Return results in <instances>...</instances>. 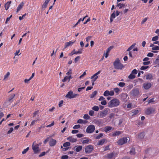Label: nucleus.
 Returning <instances> with one entry per match:
<instances>
[{
  "instance_id": "473e14b6",
  "label": "nucleus",
  "mask_w": 159,
  "mask_h": 159,
  "mask_svg": "<svg viewBox=\"0 0 159 159\" xmlns=\"http://www.w3.org/2000/svg\"><path fill=\"white\" fill-rule=\"evenodd\" d=\"M152 79V75L151 74H148L146 75V79L147 80H151Z\"/></svg>"
},
{
  "instance_id": "c03bdc74",
  "label": "nucleus",
  "mask_w": 159,
  "mask_h": 159,
  "mask_svg": "<svg viewBox=\"0 0 159 159\" xmlns=\"http://www.w3.org/2000/svg\"><path fill=\"white\" fill-rule=\"evenodd\" d=\"M83 118L86 120H88L90 118V116L88 114H85L84 115Z\"/></svg>"
},
{
  "instance_id": "c756f323",
  "label": "nucleus",
  "mask_w": 159,
  "mask_h": 159,
  "mask_svg": "<svg viewBox=\"0 0 159 159\" xmlns=\"http://www.w3.org/2000/svg\"><path fill=\"white\" fill-rule=\"evenodd\" d=\"M91 140V139H87L84 140L82 141V143L83 144H88L89 143V142Z\"/></svg>"
},
{
  "instance_id": "09e8293b",
  "label": "nucleus",
  "mask_w": 159,
  "mask_h": 159,
  "mask_svg": "<svg viewBox=\"0 0 159 159\" xmlns=\"http://www.w3.org/2000/svg\"><path fill=\"white\" fill-rule=\"evenodd\" d=\"M80 125H75L73 127L74 129H78L80 128Z\"/></svg>"
},
{
  "instance_id": "b1692460",
  "label": "nucleus",
  "mask_w": 159,
  "mask_h": 159,
  "mask_svg": "<svg viewBox=\"0 0 159 159\" xmlns=\"http://www.w3.org/2000/svg\"><path fill=\"white\" fill-rule=\"evenodd\" d=\"M24 3L23 2L21 3L18 6L16 12L17 13L19 11H20L21 9H22L24 6Z\"/></svg>"
},
{
  "instance_id": "79ce46f5",
  "label": "nucleus",
  "mask_w": 159,
  "mask_h": 159,
  "mask_svg": "<svg viewBox=\"0 0 159 159\" xmlns=\"http://www.w3.org/2000/svg\"><path fill=\"white\" fill-rule=\"evenodd\" d=\"M118 86L121 87H124L125 85V83L124 82H119L118 84Z\"/></svg>"
},
{
  "instance_id": "6ab92c4d",
  "label": "nucleus",
  "mask_w": 159,
  "mask_h": 159,
  "mask_svg": "<svg viewBox=\"0 0 159 159\" xmlns=\"http://www.w3.org/2000/svg\"><path fill=\"white\" fill-rule=\"evenodd\" d=\"M113 48V46H111L109 47L106 50V52L105 54V57L107 58L109 55V53L110 51Z\"/></svg>"
},
{
  "instance_id": "37998d69",
  "label": "nucleus",
  "mask_w": 159,
  "mask_h": 159,
  "mask_svg": "<svg viewBox=\"0 0 159 159\" xmlns=\"http://www.w3.org/2000/svg\"><path fill=\"white\" fill-rule=\"evenodd\" d=\"M10 75V73L8 72H7L6 74L4 75L3 80H5L6 79H7Z\"/></svg>"
},
{
  "instance_id": "4d7b16f0",
  "label": "nucleus",
  "mask_w": 159,
  "mask_h": 159,
  "mask_svg": "<svg viewBox=\"0 0 159 159\" xmlns=\"http://www.w3.org/2000/svg\"><path fill=\"white\" fill-rule=\"evenodd\" d=\"M114 92L113 91L111 90L109 91V95L110 96H113L114 95Z\"/></svg>"
},
{
  "instance_id": "f03ea898",
  "label": "nucleus",
  "mask_w": 159,
  "mask_h": 159,
  "mask_svg": "<svg viewBox=\"0 0 159 159\" xmlns=\"http://www.w3.org/2000/svg\"><path fill=\"white\" fill-rule=\"evenodd\" d=\"M120 103L119 100L117 98H114L109 102L108 106L110 108L116 107L119 105Z\"/></svg>"
},
{
  "instance_id": "7c9ffc66",
  "label": "nucleus",
  "mask_w": 159,
  "mask_h": 159,
  "mask_svg": "<svg viewBox=\"0 0 159 159\" xmlns=\"http://www.w3.org/2000/svg\"><path fill=\"white\" fill-rule=\"evenodd\" d=\"M135 152V149L134 148H133L130 151V153L131 155H134Z\"/></svg>"
},
{
  "instance_id": "72a5a7b5",
  "label": "nucleus",
  "mask_w": 159,
  "mask_h": 159,
  "mask_svg": "<svg viewBox=\"0 0 159 159\" xmlns=\"http://www.w3.org/2000/svg\"><path fill=\"white\" fill-rule=\"evenodd\" d=\"M67 80L68 81V82L70 81H69L68 76H66L64 77L63 79L62 80V81L63 82H65Z\"/></svg>"
},
{
  "instance_id": "0e129e2a",
  "label": "nucleus",
  "mask_w": 159,
  "mask_h": 159,
  "mask_svg": "<svg viewBox=\"0 0 159 159\" xmlns=\"http://www.w3.org/2000/svg\"><path fill=\"white\" fill-rule=\"evenodd\" d=\"M46 154V152H42L39 155V157H41L45 155Z\"/></svg>"
},
{
  "instance_id": "49530a36",
  "label": "nucleus",
  "mask_w": 159,
  "mask_h": 159,
  "mask_svg": "<svg viewBox=\"0 0 159 159\" xmlns=\"http://www.w3.org/2000/svg\"><path fill=\"white\" fill-rule=\"evenodd\" d=\"M98 76H94L93 75V76H91V79H93V81H95L96 80L98 79Z\"/></svg>"
},
{
  "instance_id": "e433bc0d",
  "label": "nucleus",
  "mask_w": 159,
  "mask_h": 159,
  "mask_svg": "<svg viewBox=\"0 0 159 159\" xmlns=\"http://www.w3.org/2000/svg\"><path fill=\"white\" fill-rule=\"evenodd\" d=\"M135 45V43H133L131 46H130L127 50V51H130L133 48Z\"/></svg>"
},
{
  "instance_id": "e2e57ef3",
  "label": "nucleus",
  "mask_w": 159,
  "mask_h": 159,
  "mask_svg": "<svg viewBox=\"0 0 159 159\" xmlns=\"http://www.w3.org/2000/svg\"><path fill=\"white\" fill-rule=\"evenodd\" d=\"M101 103L103 105H105L107 104L106 101L105 100H104L102 101Z\"/></svg>"
},
{
  "instance_id": "bb28decb",
  "label": "nucleus",
  "mask_w": 159,
  "mask_h": 159,
  "mask_svg": "<svg viewBox=\"0 0 159 159\" xmlns=\"http://www.w3.org/2000/svg\"><path fill=\"white\" fill-rule=\"evenodd\" d=\"M97 91H94L90 95V98H93L97 95Z\"/></svg>"
},
{
  "instance_id": "5701e85b",
  "label": "nucleus",
  "mask_w": 159,
  "mask_h": 159,
  "mask_svg": "<svg viewBox=\"0 0 159 159\" xmlns=\"http://www.w3.org/2000/svg\"><path fill=\"white\" fill-rule=\"evenodd\" d=\"M75 147L76 148L75 150L77 152L80 151L83 148L82 146L81 145L76 146H75Z\"/></svg>"
},
{
  "instance_id": "69168bd1",
  "label": "nucleus",
  "mask_w": 159,
  "mask_h": 159,
  "mask_svg": "<svg viewBox=\"0 0 159 159\" xmlns=\"http://www.w3.org/2000/svg\"><path fill=\"white\" fill-rule=\"evenodd\" d=\"M71 69H70L69 71L66 73V74L68 75H70L72 74Z\"/></svg>"
},
{
  "instance_id": "4c0bfd02",
  "label": "nucleus",
  "mask_w": 159,
  "mask_h": 159,
  "mask_svg": "<svg viewBox=\"0 0 159 159\" xmlns=\"http://www.w3.org/2000/svg\"><path fill=\"white\" fill-rule=\"evenodd\" d=\"M70 143L69 142H65L63 144V146L64 147H67L69 146H70Z\"/></svg>"
},
{
  "instance_id": "412c9836",
  "label": "nucleus",
  "mask_w": 159,
  "mask_h": 159,
  "mask_svg": "<svg viewBox=\"0 0 159 159\" xmlns=\"http://www.w3.org/2000/svg\"><path fill=\"white\" fill-rule=\"evenodd\" d=\"M82 53L81 50H78L77 51H75V50H73L72 52L70 54V56H72L74 54H81Z\"/></svg>"
},
{
  "instance_id": "a211bd4d",
  "label": "nucleus",
  "mask_w": 159,
  "mask_h": 159,
  "mask_svg": "<svg viewBox=\"0 0 159 159\" xmlns=\"http://www.w3.org/2000/svg\"><path fill=\"white\" fill-rule=\"evenodd\" d=\"M67 139L70 142L73 143L77 141V139H76L74 138L71 136H69L67 138Z\"/></svg>"
},
{
  "instance_id": "864d4df0",
  "label": "nucleus",
  "mask_w": 159,
  "mask_h": 159,
  "mask_svg": "<svg viewBox=\"0 0 159 159\" xmlns=\"http://www.w3.org/2000/svg\"><path fill=\"white\" fill-rule=\"evenodd\" d=\"M80 57L78 56L75 59V63H76L80 59Z\"/></svg>"
},
{
  "instance_id": "bf43d9fd",
  "label": "nucleus",
  "mask_w": 159,
  "mask_h": 159,
  "mask_svg": "<svg viewBox=\"0 0 159 159\" xmlns=\"http://www.w3.org/2000/svg\"><path fill=\"white\" fill-rule=\"evenodd\" d=\"M152 49L153 50H159V47L158 46H155L152 47Z\"/></svg>"
},
{
  "instance_id": "423d86ee",
  "label": "nucleus",
  "mask_w": 159,
  "mask_h": 159,
  "mask_svg": "<svg viewBox=\"0 0 159 159\" xmlns=\"http://www.w3.org/2000/svg\"><path fill=\"white\" fill-rule=\"evenodd\" d=\"M93 146L91 145H89L85 147V152L86 154H89L93 151Z\"/></svg>"
},
{
  "instance_id": "de8ad7c7",
  "label": "nucleus",
  "mask_w": 159,
  "mask_h": 159,
  "mask_svg": "<svg viewBox=\"0 0 159 159\" xmlns=\"http://www.w3.org/2000/svg\"><path fill=\"white\" fill-rule=\"evenodd\" d=\"M29 149V147H27L26 149H24V150L22 152V154H25L28 151Z\"/></svg>"
},
{
  "instance_id": "8fccbe9b",
  "label": "nucleus",
  "mask_w": 159,
  "mask_h": 159,
  "mask_svg": "<svg viewBox=\"0 0 159 159\" xmlns=\"http://www.w3.org/2000/svg\"><path fill=\"white\" fill-rule=\"evenodd\" d=\"M148 67L149 66H143L141 67L140 69L142 70H144L147 69Z\"/></svg>"
},
{
  "instance_id": "603ef678",
  "label": "nucleus",
  "mask_w": 159,
  "mask_h": 159,
  "mask_svg": "<svg viewBox=\"0 0 159 159\" xmlns=\"http://www.w3.org/2000/svg\"><path fill=\"white\" fill-rule=\"evenodd\" d=\"M13 130V129L12 127H11L10 128L9 130L7 132V134H11Z\"/></svg>"
},
{
  "instance_id": "5fc2aeb1",
  "label": "nucleus",
  "mask_w": 159,
  "mask_h": 159,
  "mask_svg": "<svg viewBox=\"0 0 159 159\" xmlns=\"http://www.w3.org/2000/svg\"><path fill=\"white\" fill-rule=\"evenodd\" d=\"M69 158V157L67 155H62L61 157L62 159H67Z\"/></svg>"
},
{
  "instance_id": "2eb2a0df",
  "label": "nucleus",
  "mask_w": 159,
  "mask_h": 159,
  "mask_svg": "<svg viewBox=\"0 0 159 159\" xmlns=\"http://www.w3.org/2000/svg\"><path fill=\"white\" fill-rule=\"evenodd\" d=\"M152 86L151 84L150 83H145L143 84V87L145 89H148Z\"/></svg>"
},
{
  "instance_id": "ea45409f",
  "label": "nucleus",
  "mask_w": 159,
  "mask_h": 159,
  "mask_svg": "<svg viewBox=\"0 0 159 159\" xmlns=\"http://www.w3.org/2000/svg\"><path fill=\"white\" fill-rule=\"evenodd\" d=\"M114 91L118 94L119 93L120 90L118 88H116L114 89Z\"/></svg>"
},
{
  "instance_id": "a19ab883",
  "label": "nucleus",
  "mask_w": 159,
  "mask_h": 159,
  "mask_svg": "<svg viewBox=\"0 0 159 159\" xmlns=\"http://www.w3.org/2000/svg\"><path fill=\"white\" fill-rule=\"evenodd\" d=\"M103 95L105 97L109 96V91L107 90L105 91L104 92Z\"/></svg>"
},
{
  "instance_id": "a878e982",
  "label": "nucleus",
  "mask_w": 159,
  "mask_h": 159,
  "mask_svg": "<svg viewBox=\"0 0 159 159\" xmlns=\"http://www.w3.org/2000/svg\"><path fill=\"white\" fill-rule=\"evenodd\" d=\"M11 3V1L8 2L5 5V9L7 10L9 8L10 5Z\"/></svg>"
},
{
  "instance_id": "338daca9",
  "label": "nucleus",
  "mask_w": 159,
  "mask_h": 159,
  "mask_svg": "<svg viewBox=\"0 0 159 159\" xmlns=\"http://www.w3.org/2000/svg\"><path fill=\"white\" fill-rule=\"evenodd\" d=\"M155 63L156 64H159V55L157 57V58L155 60Z\"/></svg>"
},
{
  "instance_id": "aec40b11",
  "label": "nucleus",
  "mask_w": 159,
  "mask_h": 159,
  "mask_svg": "<svg viewBox=\"0 0 159 159\" xmlns=\"http://www.w3.org/2000/svg\"><path fill=\"white\" fill-rule=\"evenodd\" d=\"M74 43V42L70 41L68 42L65 43L64 49H66V48L69 46H71Z\"/></svg>"
},
{
  "instance_id": "9b49d317",
  "label": "nucleus",
  "mask_w": 159,
  "mask_h": 159,
  "mask_svg": "<svg viewBox=\"0 0 159 159\" xmlns=\"http://www.w3.org/2000/svg\"><path fill=\"white\" fill-rule=\"evenodd\" d=\"M95 129V126L93 125H90L87 127L86 132L88 133H91L94 131Z\"/></svg>"
},
{
  "instance_id": "c9c22d12",
  "label": "nucleus",
  "mask_w": 159,
  "mask_h": 159,
  "mask_svg": "<svg viewBox=\"0 0 159 159\" xmlns=\"http://www.w3.org/2000/svg\"><path fill=\"white\" fill-rule=\"evenodd\" d=\"M135 77V75L132 73L129 76L128 78L130 79H133Z\"/></svg>"
},
{
  "instance_id": "cd10ccee",
  "label": "nucleus",
  "mask_w": 159,
  "mask_h": 159,
  "mask_svg": "<svg viewBox=\"0 0 159 159\" xmlns=\"http://www.w3.org/2000/svg\"><path fill=\"white\" fill-rule=\"evenodd\" d=\"M48 3L47 0H46L45 2L43 4L42 8L43 9H45L47 7V5Z\"/></svg>"
},
{
  "instance_id": "680f3d73",
  "label": "nucleus",
  "mask_w": 159,
  "mask_h": 159,
  "mask_svg": "<svg viewBox=\"0 0 159 159\" xmlns=\"http://www.w3.org/2000/svg\"><path fill=\"white\" fill-rule=\"evenodd\" d=\"M153 54L152 52L148 53L147 55V56L150 57H152L153 56Z\"/></svg>"
},
{
  "instance_id": "052dcab7",
  "label": "nucleus",
  "mask_w": 159,
  "mask_h": 159,
  "mask_svg": "<svg viewBox=\"0 0 159 159\" xmlns=\"http://www.w3.org/2000/svg\"><path fill=\"white\" fill-rule=\"evenodd\" d=\"M79 131L77 130H73L71 131V133L73 134H75L78 133Z\"/></svg>"
},
{
  "instance_id": "6e6552de",
  "label": "nucleus",
  "mask_w": 159,
  "mask_h": 159,
  "mask_svg": "<svg viewBox=\"0 0 159 159\" xmlns=\"http://www.w3.org/2000/svg\"><path fill=\"white\" fill-rule=\"evenodd\" d=\"M117 155L116 153L112 152L105 155L104 157L105 158L108 159H115Z\"/></svg>"
},
{
  "instance_id": "6e6d98bb",
  "label": "nucleus",
  "mask_w": 159,
  "mask_h": 159,
  "mask_svg": "<svg viewBox=\"0 0 159 159\" xmlns=\"http://www.w3.org/2000/svg\"><path fill=\"white\" fill-rule=\"evenodd\" d=\"M131 73L135 75L137 73V71L136 69H134L132 71Z\"/></svg>"
},
{
  "instance_id": "9d476101",
  "label": "nucleus",
  "mask_w": 159,
  "mask_h": 159,
  "mask_svg": "<svg viewBox=\"0 0 159 159\" xmlns=\"http://www.w3.org/2000/svg\"><path fill=\"white\" fill-rule=\"evenodd\" d=\"M155 111L154 108L151 107H148L145 110V113L147 115H150L154 113Z\"/></svg>"
},
{
  "instance_id": "58836bf2",
  "label": "nucleus",
  "mask_w": 159,
  "mask_h": 159,
  "mask_svg": "<svg viewBox=\"0 0 159 159\" xmlns=\"http://www.w3.org/2000/svg\"><path fill=\"white\" fill-rule=\"evenodd\" d=\"M103 136V134L102 133H101L99 134L96 136L95 139H99L101 138L102 137V136Z\"/></svg>"
},
{
  "instance_id": "dca6fc26",
  "label": "nucleus",
  "mask_w": 159,
  "mask_h": 159,
  "mask_svg": "<svg viewBox=\"0 0 159 159\" xmlns=\"http://www.w3.org/2000/svg\"><path fill=\"white\" fill-rule=\"evenodd\" d=\"M49 145L51 147H53L57 143V141L53 139H51L49 142Z\"/></svg>"
},
{
  "instance_id": "f8f14e48",
  "label": "nucleus",
  "mask_w": 159,
  "mask_h": 159,
  "mask_svg": "<svg viewBox=\"0 0 159 159\" xmlns=\"http://www.w3.org/2000/svg\"><path fill=\"white\" fill-rule=\"evenodd\" d=\"M109 110L108 108H105L103 110L100 112L99 113V117L103 118L105 117L107 114Z\"/></svg>"
},
{
  "instance_id": "f704fd0d",
  "label": "nucleus",
  "mask_w": 159,
  "mask_h": 159,
  "mask_svg": "<svg viewBox=\"0 0 159 159\" xmlns=\"http://www.w3.org/2000/svg\"><path fill=\"white\" fill-rule=\"evenodd\" d=\"M117 6L119 7V9H121L122 7H125V4L119 3L117 5Z\"/></svg>"
},
{
  "instance_id": "ddd939ff",
  "label": "nucleus",
  "mask_w": 159,
  "mask_h": 159,
  "mask_svg": "<svg viewBox=\"0 0 159 159\" xmlns=\"http://www.w3.org/2000/svg\"><path fill=\"white\" fill-rule=\"evenodd\" d=\"M122 133V132L121 131H116L114 132H113L111 134H110L109 135L111 137H114L119 135Z\"/></svg>"
},
{
  "instance_id": "7ed1b4c3",
  "label": "nucleus",
  "mask_w": 159,
  "mask_h": 159,
  "mask_svg": "<svg viewBox=\"0 0 159 159\" xmlns=\"http://www.w3.org/2000/svg\"><path fill=\"white\" fill-rule=\"evenodd\" d=\"M145 153H153V155L156 156L159 152V149H153L151 148H148L145 150Z\"/></svg>"
},
{
  "instance_id": "39448f33",
  "label": "nucleus",
  "mask_w": 159,
  "mask_h": 159,
  "mask_svg": "<svg viewBox=\"0 0 159 159\" xmlns=\"http://www.w3.org/2000/svg\"><path fill=\"white\" fill-rule=\"evenodd\" d=\"M78 96H79L78 94L73 93L72 91H70L68 92L67 94L66 95L65 97L69 99H71L75 98L76 97Z\"/></svg>"
},
{
  "instance_id": "3c124183",
  "label": "nucleus",
  "mask_w": 159,
  "mask_h": 159,
  "mask_svg": "<svg viewBox=\"0 0 159 159\" xmlns=\"http://www.w3.org/2000/svg\"><path fill=\"white\" fill-rule=\"evenodd\" d=\"M54 125V121H53L50 124L47 125L46 126V127L48 128V127H51L53 126Z\"/></svg>"
},
{
  "instance_id": "a18cd8bd",
  "label": "nucleus",
  "mask_w": 159,
  "mask_h": 159,
  "mask_svg": "<svg viewBox=\"0 0 159 159\" xmlns=\"http://www.w3.org/2000/svg\"><path fill=\"white\" fill-rule=\"evenodd\" d=\"M89 114L90 116H93L94 114V112L93 110H90L89 111Z\"/></svg>"
},
{
  "instance_id": "2f4dec72",
  "label": "nucleus",
  "mask_w": 159,
  "mask_h": 159,
  "mask_svg": "<svg viewBox=\"0 0 159 159\" xmlns=\"http://www.w3.org/2000/svg\"><path fill=\"white\" fill-rule=\"evenodd\" d=\"M92 109L95 111H98L99 110V108L97 106H94L92 108Z\"/></svg>"
},
{
  "instance_id": "13d9d810",
  "label": "nucleus",
  "mask_w": 159,
  "mask_h": 159,
  "mask_svg": "<svg viewBox=\"0 0 159 159\" xmlns=\"http://www.w3.org/2000/svg\"><path fill=\"white\" fill-rule=\"evenodd\" d=\"M39 112V110H38V111H36L35 112H34L33 114V117H34L35 116H36L38 114V113Z\"/></svg>"
},
{
  "instance_id": "20e7f679",
  "label": "nucleus",
  "mask_w": 159,
  "mask_h": 159,
  "mask_svg": "<svg viewBox=\"0 0 159 159\" xmlns=\"http://www.w3.org/2000/svg\"><path fill=\"white\" fill-rule=\"evenodd\" d=\"M42 143L39 144L37 143L36 141L33 142L32 147L34 153H37L39 151V146Z\"/></svg>"
},
{
  "instance_id": "4be33fe9",
  "label": "nucleus",
  "mask_w": 159,
  "mask_h": 159,
  "mask_svg": "<svg viewBox=\"0 0 159 159\" xmlns=\"http://www.w3.org/2000/svg\"><path fill=\"white\" fill-rule=\"evenodd\" d=\"M144 133L142 132L138 135V138L139 139H142L144 138Z\"/></svg>"
},
{
  "instance_id": "4468645a",
  "label": "nucleus",
  "mask_w": 159,
  "mask_h": 159,
  "mask_svg": "<svg viewBox=\"0 0 159 159\" xmlns=\"http://www.w3.org/2000/svg\"><path fill=\"white\" fill-rule=\"evenodd\" d=\"M131 93L134 96H138L139 94V91L138 89H135L132 90Z\"/></svg>"
},
{
  "instance_id": "f3484780",
  "label": "nucleus",
  "mask_w": 159,
  "mask_h": 159,
  "mask_svg": "<svg viewBox=\"0 0 159 159\" xmlns=\"http://www.w3.org/2000/svg\"><path fill=\"white\" fill-rule=\"evenodd\" d=\"M139 112V111L137 109H134L130 112V114L132 116L137 115Z\"/></svg>"
},
{
  "instance_id": "f257e3e1",
  "label": "nucleus",
  "mask_w": 159,
  "mask_h": 159,
  "mask_svg": "<svg viewBox=\"0 0 159 159\" xmlns=\"http://www.w3.org/2000/svg\"><path fill=\"white\" fill-rule=\"evenodd\" d=\"M113 66L114 68L117 70H122L125 67L124 65L122 64L120 61L119 59L117 58L113 62Z\"/></svg>"
},
{
  "instance_id": "1a4fd4ad",
  "label": "nucleus",
  "mask_w": 159,
  "mask_h": 159,
  "mask_svg": "<svg viewBox=\"0 0 159 159\" xmlns=\"http://www.w3.org/2000/svg\"><path fill=\"white\" fill-rule=\"evenodd\" d=\"M16 95L15 94H13L10 95L7 100L5 102V103H7L9 105H10L13 102V98Z\"/></svg>"
},
{
  "instance_id": "0eeeda50",
  "label": "nucleus",
  "mask_w": 159,
  "mask_h": 159,
  "mask_svg": "<svg viewBox=\"0 0 159 159\" xmlns=\"http://www.w3.org/2000/svg\"><path fill=\"white\" fill-rule=\"evenodd\" d=\"M127 138V137H123L120 139L117 142L118 145H121L127 143L128 140Z\"/></svg>"
},
{
  "instance_id": "774afa93",
  "label": "nucleus",
  "mask_w": 159,
  "mask_h": 159,
  "mask_svg": "<svg viewBox=\"0 0 159 159\" xmlns=\"http://www.w3.org/2000/svg\"><path fill=\"white\" fill-rule=\"evenodd\" d=\"M76 136L78 138H81L84 135L83 134H77Z\"/></svg>"
},
{
  "instance_id": "393cba45",
  "label": "nucleus",
  "mask_w": 159,
  "mask_h": 159,
  "mask_svg": "<svg viewBox=\"0 0 159 159\" xmlns=\"http://www.w3.org/2000/svg\"><path fill=\"white\" fill-rule=\"evenodd\" d=\"M106 141V139H103L99 140V141L97 145H102L105 143Z\"/></svg>"
},
{
  "instance_id": "c85d7f7f",
  "label": "nucleus",
  "mask_w": 159,
  "mask_h": 159,
  "mask_svg": "<svg viewBox=\"0 0 159 159\" xmlns=\"http://www.w3.org/2000/svg\"><path fill=\"white\" fill-rule=\"evenodd\" d=\"M112 128L111 126H106L105 128L104 131L106 133H107L108 132V131L111 130L112 129Z\"/></svg>"
}]
</instances>
